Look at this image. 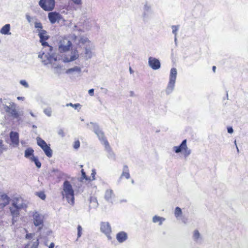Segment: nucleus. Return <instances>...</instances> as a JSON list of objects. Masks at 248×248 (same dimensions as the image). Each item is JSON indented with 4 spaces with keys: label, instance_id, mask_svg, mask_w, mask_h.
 I'll return each instance as SVG.
<instances>
[{
    "label": "nucleus",
    "instance_id": "f257e3e1",
    "mask_svg": "<svg viewBox=\"0 0 248 248\" xmlns=\"http://www.w3.org/2000/svg\"><path fill=\"white\" fill-rule=\"evenodd\" d=\"M79 43L83 46L85 57L86 60L90 59L95 55L93 52L95 46L88 38L84 36L81 37L79 40Z\"/></svg>",
    "mask_w": 248,
    "mask_h": 248
},
{
    "label": "nucleus",
    "instance_id": "f03ea898",
    "mask_svg": "<svg viewBox=\"0 0 248 248\" xmlns=\"http://www.w3.org/2000/svg\"><path fill=\"white\" fill-rule=\"evenodd\" d=\"M62 192L63 198H65L67 202L70 204L74 203V191L70 183L66 180L62 186Z\"/></svg>",
    "mask_w": 248,
    "mask_h": 248
},
{
    "label": "nucleus",
    "instance_id": "7ed1b4c3",
    "mask_svg": "<svg viewBox=\"0 0 248 248\" xmlns=\"http://www.w3.org/2000/svg\"><path fill=\"white\" fill-rule=\"evenodd\" d=\"M39 57L42 59V62H43L45 65L50 63L54 68L59 67V64L56 63L58 57L55 54L53 53L50 54L49 53H43L41 55H39Z\"/></svg>",
    "mask_w": 248,
    "mask_h": 248
},
{
    "label": "nucleus",
    "instance_id": "20e7f679",
    "mask_svg": "<svg viewBox=\"0 0 248 248\" xmlns=\"http://www.w3.org/2000/svg\"><path fill=\"white\" fill-rule=\"evenodd\" d=\"M87 125L89 126V128L97 136L102 144L105 143L106 141H108L105 136L104 132L100 127L98 124L91 122L89 124H87Z\"/></svg>",
    "mask_w": 248,
    "mask_h": 248
},
{
    "label": "nucleus",
    "instance_id": "39448f33",
    "mask_svg": "<svg viewBox=\"0 0 248 248\" xmlns=\"http://www.w3.org/2000/svg\"><path fill=\"white\" fill-rule=\"evenodd\" d=\"M3 105V108L6 113L15 119H18L21 115L16 109V105L11 101L5 103Z\"/></svg>",
    "mask_w": 248,
    "mask_h": 248
},
{
    "label": "nucleus",
    "instance_id": "423d86ee",
    "mask_svg": "<svg viewBox=\"0 0 248 248\" xmlns=\"http://www.w3.org/2000/svg\"><path fill=\"white\" fill-rule=\"evenodd\" d=\"M177 71L175 68H172L170 71L169 77V82L166 89V93L169 94L172 92L174 90Z\"/></svg>",
    "mask_w": 248,
    "mask_h": 248
},
{
    "label": "nucleus",
    "instance_id": "0eeeda50",
    "mask_svg": "<svg viewBox=\"0 0 248 248\" xmlns=\"http://www.w3.org/2000/svg\"><path fill=\"white\" fill-rule=\"evenodd\" d=\"M32 221L35 227H38V231H40L44 226V216L39 212L34 211L31 212Z\"/></svg>",
    "mask_w": 248,
    "mask_h": 248
},
{
    "label": "nucleus",
    "instance_id": "6e6552de",
    "mask_svg": "<svg viewBox=\"0 0 248 248\" xmlns=\"http://www.w3.org/2000/svg\"><path fill=\"white\" fill-rule=\"evenodd\" d=\"M173 150L176 154L179 153L183 151L184 155L185 157L188 156L191 153V150L187 146L186 140H183L179 146H174L173 147Z\"/></svg>",
    "mask_w": 248,
    "mask_h": 248
},
{
    "label": "nucleus",
    "instance_id": "1a4fd4ad",
    "mask_svg": "<svg viewBox=\"0 0 248 248\" xmlns=\"http://www.w3.org/2000/svg\"><path fill=\"white\" fill-rule=\"evenodd\" d=\"M39 6L46 11H51L55 7V0H40L39 1Z\"/></svg>",
    "mask_w": 248,
    "mask_h": 248
},
{
    "label": "nucleus",
    "instance_id": "9d476101",
    "mask_svg": "<svg viewBox=\"0 0 248 248\" xmlns=\"http://www.w3.org/2000/svg\"><path fill=\"white\" fill-rule=\"evenodd\" d=\"M12 204L18 209H24L27 208L26 202L21 197H15L12 200Z\"/></svg>",
    "mask_w": 248,
    "mask_h": 248
},
{
    "label": "nucleus",
    "instance_id": "9b49d317",
    "mask_svg": "<svg viewBox=\"0 0 248 248\" xmlns=\"http://www.w3.org/2000/svg\"><path fill=\"white\" fill-rule=\"evenodd\" d=\"M71 45L70 41L67 38H64L60 41L59 50L61 52H65L70 49Z\"/></svg>",
    "mask_w": 248,
    "mask_h": 248
},
{
    "label": "nucleus",
    "instance_id": "f8f14e48",
    "mask_svg": "<svg viewBox=\"0 0 248 248\" xmlns=\"http://www.w3.org/2000/svg\"><path fill=\"white\" fill-rule=\"evenodd\" d=\"M79 57L78 52L77 49L72 50L70 54L63 56L62 60L64 62H69L77 60Z\"/></svg>",
    "mask_w": 248,
    "mask_h": 248
},
{
    "label": "nucleus",
    "instance_id": "ddd939ff",
    "mask_svg": "<svg viewBox=\"0 0 248 248\" xmlns=\"http://www.w3.org/2000/svg\"><path fill=\"white\" fill-rule=\"evenodd\" d=\"M11 143L10 145L13 147H17L19 145V134L16 132L11 131L9 134Z\"/></svg>",
    "mask_w": 248,
    "mask_h": 248
},
{
    "label": "nucleus",
    "instance_id": "4468645a",
    "mask_svg": "<svg viewBox=\"0 0 248 248\" xmlns=\"http://www.w3.org/2000/svg\"><path fill=\"white\" fill-rule=\"evenodd\" d=\"M105 147V151L107 153L108 158L113 161L116 160V155L113 151L111 147L109 145L108 141H106L105 143L103 144Z\"/></svg>",
    "mask_w": 248,
    "mask_h": 248
},
{
    "label": "nucleus",
    "instance_id": "2eb2a0df",
    "mask_svg": "<svg viewBox=\"0 0 248 248\" xmlns=\"http://www.w3.org/2000/svg\"><path fill=\"white\" fill-rule=\"evenodd\" d=\"M100 229L102 232L105 234L108 239L111 238L110 234L111 232V227L108 222H102Z\"/></svg>",
    "mask_w": 248,
    "mask_h": 248
},
{
    "label": "nucleus",
    "instance_id": "dca6fc26",
    "mask_svg": "<svg viewBox=\"0 0 248 248\" xmlns=\"http://www.w3.org/2000/svg\"><path fill=\"white\" fill-rule=\"evenodd\" d=\"M148 64L153 70H157L160 68L161 64L157 59L150 57L148 59Z\"/></svg>",
    "mask_w": 248,
    "mask_h": 248
},
{
    "label": "nucleus",
    "instance_id": "f3484780",
    "mask_svg": "<svg viewBox=\"0 0 248 248\" xmlns=\"http://www.w3.org/2000/svg\"><path fill=\"white\" fill-rule=\"evenodd\" d=\"M10 211L13 217V224H14L15 222L16 221L17 218L19 216V212L21 211V210L18 209L17 207H15L11 204V206L10 207Z\"/></svg>",
    "mask_w": 248,
    "mask_h": 248
},
{
    "label": "nucleus",
    "instance_id": "a211bd4d",
    "mask_svg": "<svg viewBox=\"0 0 248 248\" xmlns=\"http://www.w3.org/2000/svg\"><path fill=\"white\" fill-rule=\"evenodd\" d=\"M9 202V198L4 193H0V208H3Z\"/></svg>",
    "mask_w": 248,
    "mask_h": 248
},
{
    "label": "nucleus",
    "instance_id": "6ab92c4d",
    "mask_svg": "<svg viewBox=\"0 0 248 248\" xmlns=\"http://www.w3.org/2000/svg\"><path fill=\"white\" fill-rule=\"evenodd\" d=\"M61 15L57 12H50L48 13V17L51 24L55 23L57 20H59Z\"/></svg>",
    "mask_w": 248,
    "mask_h": 248
},
{
    "label": "nucleus",
    "instance_id": "aec40b11",
    "mask_svg": "<svg viewBox=\"0 0 248 248\" xmlns=\"http://www.w3.org/2000/svg\"><path fill=\"white\" fill-rule=\"evenodd\" d=\"M116 239L119 243H123L127 239V233L124 232H121L117 234Z\"/></svg>",
    "mask_w": 248,
    "mask_h": 248
},
{
    "label": "nucleus",
    "instance_id": "412c9836",
    "mask_svg": "<svg viewBox=\"0 0 248 248\" xmlns=\"http://www.w3.org/2000/svg\"><path fill=\"white\" fill-rule=\"evenodd\" d=\"M11 26L9 24H7L3 26L0 30V32L4 35H11V33L10 32Z\"/></svg>",
    "mask_w": 248,
    "mask_h": 248
},
{
    "label": "nucleus",
    "instance_id": "4be33fe9",
    "mask_svg": "<svg viewBox=\"0 0 248 248\" xmlns=\"http://www.w3.org/2000/svg\"><path fill=\"white\" fill-rule=\"evenodd\" d=\"M38 245V240L37 238H33L26 245L25 248H37Z\"/></svg>",
    "mask_w": 248,
    "mask_h": 248
},
{
    "label": "nucleus",
    "instance_id": "5701e85b",
    "mask_svg": "<svg viewBox=\"0 0 248 248\" xmlns=\"http://www.w3.org/2000/svg\"><path fill=\"white\" fill-rule=\"evenodd\" d=\"M114 195H113V191L112 189H108L105 192V198L106 201L108 202H112V198Z\"/></svg>",
    "mask_w": 248,
    "mask_h": 248
},
{
    "label": "nucleus",
    "instance_id": "b1692460",
    "mask_svg": "<svg viewBox=\"0 0 248 248\" xmlns=\"http://www.w3.org/2000/svg\"><path fill=\"white\" fill-rule=\"evenodd\" d=\"M38 35L40 38V41H45L48 38V37L46 34L47 32L45 30H40L38 31Z\"/></svg>",
    "mask_w": 248,
    "mask_h": 248
},
{
    "label": "nucleus",
    "instance_id": "393cba45",
    "mask_svg": "<svg viewBox=\"0 0 248 248\" xmlns=\"http://www.w3.org/2000/svg\"><path fill=\"white\" fill-rule=\"evenodd\" d=\"M81 72V68L78 66H75L73 68H71L69 69H68L65 73L67 74H72L74 72H77L78 73H80Z\"/></svg>",
    "mask_w": 248,
    "mask_h": 248
},
{
    "label": "nucleus",
    "instance_id": "a878e982",
    "mask_svg": "<svg viewBox=\"0 0 248 248\" xmlns=\"http://www.w3.org/2000/svg\"><path fill=\"white\" fill-rule=\"evenodd\" d=\"M123 176L125 177L126 179H129L130 178L128 168L126 165H124L123 167V173L121 174V178Z\"/></svg>",
    "mask_w": 248,
    "mask_h": 248
},
{
    "label": "nucleus",
    "instance_id": "bb28decb",
    "mask_svg": "<svg viewBox=\"0 0 248 248\" xmlns=\"http://www.w3.org/2000/svg\"><path fill=\"white\" fill-rule=\"evenodd\" d=\"M44 151V152H45L46 155L48 157H50L52 156V150L51 149V148H50L49 146H48V145H46V146L45 147H44V149H42Z\"/></svg>",
    "mask_w": 248,
    "mask_h": 248
},
{
    "label": "nucleus",
    "instance_id": "cd10ccee",
    "mask_svg": "<svg viewBox=\"0 0 248 248\" xmlns=\"http://www.w3.org/2000/svg\"><path fill=\"white\" fill-rule=\"evenodd\" d=\"M34 150L31 148H27L25 151V157L30 159L31 157L34 156L33 155Z\"/></svg>",
    "mask_w": 248,
    "mask_h": 248
},
{
    "label": "nucleus",
    "instance_id": "c85d7f7f",
    "mask_svg": "<svg viewBox=\"0 0 248 248\" xmlns=\"http://www.w3.org/2000/svg\"><path fill=\"white\" fill-rule=\"evenodd\" d=\"M8 149L7 145L4 144L2 140H0V155H1L4 152H6Z\"/></svg>",
    "mask_w": 248,
    "mask_h": 248
},
{
    "label": "nucleus",
    "instance_id": "c756f323",
    "mask_svg": "<svg viewBox=\"0 0 248 248\" xmlns=\"http://www.w3.org/2000/svg\"><path fill=\"white\" fill-rule=\"evenodd\" d=\"M36 140L38 145L42 149H44V147L47 145L46 141L39 137H37Z\"/></svg>",
    "mask_w": 248,
    "mask_h": 248
},
{
    "label": "nucleus",
    "instance_id": "7c9ffc66",
    "mask_svg": "<svg viewBox=\"0 0 248 248\" xmlns=\"http://www.w3.org/2000/svg\"><path fill=\"white\" fill-rule=\"evenodd\" d=\"M165 220V218L159 216H155L153 217V222L154 223L159 222V225H161L162 224V221Z\"/></svg>",
    "mask_w": 248,
    "mask_h": 248
},
{
    "label": "nucleus",
    "instance_id": "2f4dec72",
    "mask_svg": "<svg viewBox=\"0 0 248 248\" xmlns=\"http://www.w3.org/2000/svg\"><path fill=\"white\" fill-rule=\"evenodd\" d=\"M151 11V7L147 3L144 6V13L143 16L144 17L147 16L148 13Z\"/></svg>",
    "mask_w": 248,
    "mask_h": 248
},
{
    "label": "nucleus",
    "instance_id": "473e14b6",
    "mask_svg": "<svg viewBox=\"0 0 248 248\" xmlns=\"http://www.w3.org/2000/svg\"><path fill=\"white\" fill-rule=\"evenodd\" d=\"M30 160L32 161V162H34L36 166L38 168H40L41 166V162L39 161V160L38 159V158L34 156H32L30 158Z\"/></svg>",
    "mask_w": 248,
    "mask_h": 248
},
{
    "label": "nucleus",
    "instance_id": "72a5a7b5",
    "mask_svg": "<svg viewBox=\"0 0 248 248\" xmlns=\"http://www.w3.org/2000/svg\"><path fill=\"white\" fill-rule=\"evenodd\" d=\"M193 238L194 241L198 242L201 238V234L198 230H195L193 232Z\"/></svg>",
    "mask_w": 248,
    "mask_h": 248
},
{
    "label": "nucleus",
    "instance_id": "f704fd0d",
    "mask_svg": "<svg viewBox=\"0 0 248 248\" xmlns=\"http://www.w3.org/2000/svg\"><path fill=\"white\" fill-rule=\"evenodd\" d=\"M66 107L70 106V107L74 108L75 109H77L78 108L80 109L81 105L79 103L73 104L72 103H70L66 104Z\"/></svg>",
    "mask_w": 248,
    "mask_h": 248
},
{
    "label": "nucleus",
    "instance_id": "c9c22d12",
    "mask_svg": "<svg viewBox=\"0 0 248 248\" xmlns=\"http://www.w3.org/2000/svg\"><path fill=\"white\" fill-rule=\"evenodd\" d=\"M182 214V210L179 207H177L175 209V211H174V215L176 217H180Z\"/></svg>",
    "mask_w": 248,
    "mask_h": 248
},
{
    "label": "nucleus",
    "instance_id": "e433bc0d",
    "mask_svg": "<svg viewBox=\"0 0 248 248\" xmlns=\"http://www.w3.org/2000/svg\"><path fill=\"white\" fill-rule=\"evenodd\" d=\"M179 26H175V25H173L171 26V28L172 29V32L173 34H174V36H177V31L179 30Z\"/></svg>",
    "mask_w": 248,
    "mask_h": 248
},
{
    "label": "nucleus",
    "instance_id": "4c0bfd02",
    "mask_svg": "<svg viewBox=\"0 0 248 248\" xmlns=\"http://www.w3.org/2000/svg\"><path fill=\"white\" fill-rule=\"evenodd\" d=\"M36 195L38 196L42 200H44L46 199V195L43 192H37Z\"/></svg>",
    "mask_w": 248,
    "mask_h": 248
},
{
    "label": "nucleus",
    "instance_id": "58836bf2",
    "mask_svg": "<svg viewBox=\"0 0 248 248\" xmlns=\"http://www.w3.org/2000/svg\"><path fill=\"white\" fill-rule=\"evenodd\" d=\"M19 83L26 88H28L29 87V84L25 80H20Z\"/></svg>",
    "mask_w": 248,
    "mask_h": 248
},
{
    "label": "nucleus",
    "instance_id": "ea45409f",
    "mask_svg": "<svg viewBox=\"0 0 248 248\" xmlns=\"http://www.w3.org/2000/svg\"><path fill=\"white\" fill-rule=\"evenodd\" d=\"M44 112L46 115L47 116L50 117L51 116V110L50 108H46L44 110Z\"/></svg>",
    "mask_w": 248,
    "mask_h": 248
},
{
    "label": "nucleus",
    "instance_id": "a19ab883",
    "mask_svg": "<svg viewBox=\"0 0 248 248\" xmlns=\"http://www.w3.org/2000/svg\"><path fill=\"white\" fill-rule=\"evenodd\" d=\"M40 42H41L42 46H47L49 48V51L50 52H51V51L52 50V47H51V46H49L48 45V44L46 42H45L44 41H40Z\"/></svg>",
    "mask_w": 248,
    "mask_h": 248
},
{
    "label": "nucleus",
    "instance_id": "79ce46f5",
    "mask_svg": "<svg viewBox=\"0 0 248 248\" xmlns=\"http://www.w3.org/2000/svg\"><path fill=\"white\" fill-rule=\"evenodd\" d=\"M77 229H78V238L81 236V234H82L81 232H82V229L80 225H78Z\"/></svg>",
    "mask_w": 248,
    "mask_h": 248
},
{
    "label": "nucleus",
    "instance_id": "37998d69",
    "mask_svg": "<svg viewBox=\"0 0 248 248\" xmlns=\"http://www.w3.org/2000/svg\"><path fill=\"white\" fill-rule=\"evenodd\" d=\"M80 147V142L79 140H76L74 142L73 147L75 149H78Z\"/></svg>",
    "mask_w": 248,
    "mask_h": 248
},
{
    "label": "nucleus",
    "instance_id": "c03bdc74",
    "mask_svg": "<svg viewBox=\"0 0 248 248\" xmlns=\"http://www.w3.org/2000/svg\"><path fill=\"white\" fill-rule=\"evenodd\" d=\"M34 27L36 29H42L43 26L41 22H35Z\"/></svg>",
    "mask_w": 248,
    "mask_h": 248
},
{
    "label": "nucleus",
    "instance_id": "a18cd8bd",
    "mask_svg": "<svg viewBox=\"0 0 248 248\" xmlns=\"http://www.w3.org/2000/svg\"><path fill=\"white\" fill-rule=\"evenodd\" d=\"M81 174H82V177L81 178V179H85L86 180H88V178L86 176V173L84 172L83 170H81Z\"/></svg>",
    "mask_w": 248,
    "mask_h": 248
},
{
    "label": "nucleus",
    "instance_id": "49530a36",
    "mask_svg": "<svg viewBox=\"0 0 248 248\" xmlns=\"http://www.w3.org/2000/svg\"><path fill=\"white\" fill-rule=\"evenodd\" d=\"M58 134L59 136H60L62 137H64L65 136L64 133L62 129H59L58 131Z\"/></svg>",
    "mask_w": 248,
    "mask_h": 248
},
{
    "label": "nucleus",
    "instance_id": "de8ad7c7",
    "mask_svg": "<svg viewBox=\"0 0 248 248\" xmlns=\"http://www.w3.org/2000/svg\"><path fill=\"white\" fill-rule=\"evenodd\" d=\"M26 18L29 23H31L32 19V17H31V16L28 14H26Z\"/></svg>",
    "mask_w": 248,
    "mask_h": 248
},
{
    "label": "nucleus",
    "instance_id": "09e8293b",
    "mask_svg": "<svg viewBox=\"0 0 248 248\" xmlns=\"http://www.w3.org/2000/svg\"><path fill=\"white\" fill-rule=\"evenodd\" d=\"M75 4L80 5L81 4V0H71Z\"/></svg>",
    "mask_w": 248,
    "mask_h": 248
},
{
    "label": "nucleus",
    "instance_id": "8fccbe9b",
    "mask_svg": "<svg viewBox=\"0 0 248 248\" xmlns=\"http://www.w3.org/2000/svg\"><path fill=\"white\" fill-rule=\"evenodd\" d=\"M227 131L230 134H232L233 132V129L232 127H228L227 128Z\"/></svg>",
    "mask_w": 248,
    "mask_h": 248
},
{
    "label": "nucleus",
    "instance_id": "3c124183",
    "mask_svg": "<svg viewBox=\"0 0 248 248\" xmlns=\"http://www.w3.org/2000/svg\"><path fill=\"white\" fill-rule=\"evenodd\" d=\"M88 93H89V94L91 96H93V95H94V89H90V90L88 91Z\"/></svg>",
    "mask_w": 248,
    "mask_h": 248
},
{
    "label": "nucleus",
    "instance_id": "603ef678",
    "mask_svg": "<svg viewBox=\"0 0 248 248\" xmlns=\"http://www.w3.org/2000/svg\"><path fill=\"white\" fill-rule=\"evenodd\" d=\"M32 236V234L31 233L27 234L26 235V238L27 239L31 238Z\"/></svg>",
    "mask_w": 248,
    "mask_h": 248
},
{
    "label": "nucleus",
    "instance_id": "864d4df0",
    "mask_svg": "<svg viewBox=\"0 0 248 248\" xmlns=\"http://www.w3.org/2000/svg\"><path fill=\"white\" fill-rule=\"evenodd\" d=\"M96 174V172L94 170H92V177H93V180H94L95 178H94V176H95V175Z\"/></svg>",
    "mask_w": 248,
    "mask_h": 248
},
{
    "label": "nucleus",
    "instance_id": "5fc2aeb1",
    "mask_svg": "<svg viewBox=\"0 0 248 248\" xmlns=\"http://www.w3.org/2000/svg\"><path fill=\"white\" fill-rule=\"evenodd\" d=\"M54 244L53 243H51L49 245L48 248H54Z\"/></svg>",
    "mask_w": 248,
    "mask_h": 248
},
{
    "label": "nucleus",
    "instance_id": "6e6d98bb",
    "mask_svg": "<svg viewBox=\"0 0 248 248\" xmlns=\"http://www.w3.org/2000/svg\"><path fill=\"white\" fill-rule=\"evenodd\" d=\"M17 99L18 100H24V97L18 96V97H17Z\"/></svg>",
    "mask_w": 248,
    "mask_h": 248
},
{
    "label": "nucleus",
    "instance_id": "4d7b16f0",
    "mask_svg": "<svg viewBox=\"0 0 248 248\" xmlns=\"http://www.w3.org/2000/svg\"><path fill=\"white\" fill-rule=\"evenodd\" d=\"M130 96H135L134 92L133 91H130Z\"/></svg>",
    "mask_w": 248,
    "mask_h": 248
},
{
    "label": "nucleus",
    "instance_id": "13d9d810",
    "mask_svg": "<svg viewBox=\"0 0 248 248\" xmlns=\"http://www.w3.org/2000/svg\"><path fill=\"white\" fill-rule=\"evenodd\" d=\"M216 67L215 66H213L212 67V70L214 73L216 72Z\"/></svg>",
    "mask_w": 248,
    "mask_h": 248
},
{
    "label": "nucleus",
    "instance_id": "bf43d9fd",
    "mask_svg": "<svg viewBox=\"0 0 248 248\" xmlns=\"http://www.w3.org/2000/svg\"><path fill=\"white\" fill-rule=\"evenodd\" d=\"M129 72H130V74H132L134 72V71L132 70V69H131V68L130 67H129Z\"/></svg>",
    "mask_w": 248,
    "mask_h": 248
},
{
    "label": "nucleus",
    "instance_id": "052dcab7",
    "mask_svg": "<svg viewBox=\"0 0 248 248\" xmlns=\"http://www.w3.org/2000/svg\"><path fill=\"white\" fill-rule=\"evenodd\" d=\"M174 42H175V44H176V43H177V36H174Z\"/></svg>",
    "mask_w": 248,
    "mask_h": 248
},
{
    "label": "nucleus",
    "instance_id": "680f3d73",
    "mask_svg": "<svg viewBox=\"0 0 248 248\" xmlns=\"http://www.w3.org/2000/svg\"><path fill=\"white\" fill-rule=\"evenodd\" d=\"M30 113V114H31L32 116H33V117H35V115H34V114H33L31 111Z\"/></svg>",
    "mask_w": 248,
    "mask_h": 248
},
{
    "label": "nucleus",
    "instance_id": "e2e57ef3",
    "mask_svg": "<svg viewBox=\"0 0 248 248\" xmlns=\"http://www.w3.org/2000/svg\"><path fill=\"white\" fill-rule=\"evenodd\" d=\"M236 149H237V152L238 153V152H239V149H238V148L237 146H236Z\"/></svg>",
    "mask_w": 248,
    "mask_h": 248
},
{
    "label": "nucleus",
    "instance_id": "0e129e2a",
    "mask_svg": "<svg viewBox=\"0 0 248 248\" xmlns=\"http://www.w3.org/2000/svg\"><path fill=\"white\" fill-rule=\"evenodd\" d=\"M234 144L235 145V146H236L237 144H236V140H234Z\"/></svg>",
    "mask_w": 248,
    "mask_h": 248
},
{
    "label": "nucleus",
    "instance_id": "69168bd1",
    "mask_svg": "<svg viewBox=\"0 0 248 248\" xmlns=\"http://www.w3.org/2000/svg\"><path fill=\"white\" fill-rule=\"evenodd\" d=\"M32 127H33V128H36L37 127H36V125H32Z\"/></svg>",
    "mask_w": 248,
    "mask_h": 248
},
{
    "label": "nucleus",
    "instance_id": "338daca9",
    "mask_svg": "<svg viewBox=\"0 0 248 248\" xmlns=\"http://www.w3.org/2000/svg\"><path fill=\"white\" fill-rule=\"evenodd\" d=\"M131 182H132V184H133L134 183V180H132Z\"/></svg>",
    "mask_w": 248,
    "mask_h": 248
}]
</instances>
